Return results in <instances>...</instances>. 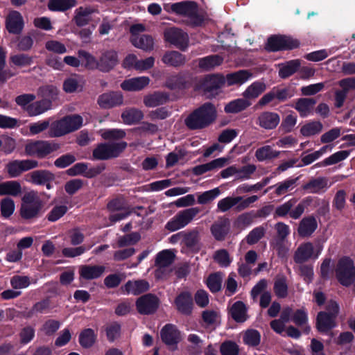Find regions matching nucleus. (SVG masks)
<instances>
[{"instance_id":"ddd939ff","label":"nucleus","mask_w":355,"mask_h":355,"mask_svg":"<svg viewBox=\"0 0 355 355\" xmlns=\"http://www.w3.org/2000/svg\"><path fill=\"white\" fill-rule=\"evenodd\" d=\"M159 305V298L151 293L146 294L139 297L136 302L138 312L143 315L154 313Z\"/></svg>"},{"instance_id":"49530a36","label":"nucleus","mask_w":355,"mask_h":355,"mask_svg":"<svg viewBox=\"0 0 355 355\" xmlns=\"http://www.w3.org/2000/svg\"><path fill=\"white\" fill-rule=\"evenodd\" d=\"M245 305L240 301L235 302L231 308V315L237 322H243L247 320Z\"/></svg>"},{"instance_id":"052dcab7","label":"nucleus","mask_w":355,"mask_h":355,"mask_svg":"<svg viewBox=\"0 0 355 355\" xmlns=\"http://www.w3.org/2000/svg\"><path fill=\"white\" fill-rule=\"evenodd\" d=\"M220 194V190L218 187L205 191L198 196V202L200 205L209 203L216 198Z\"/></svg>"},{"instance_id":"f704fd0d","label":"nucleus","mask_w":355,"mask_h":355,"mask_svg":"<svg viewBox=\"0 0 355 355\" xmlns=\"http://www.w3.org/2000/svg\"><path fill=\"white\" fill-rule=\"evenodd\" d=\"M51 107L49 101L42 99L28 105L25 111L30 116H35L49 110Z\"/></svg>"},{"instance_id":"58836bf2","label":"nucleus","mask_w":355,"mask_h":355,"mask_svg":"<svg viewBox=\"0 0 355 355\" xmlns=\"http://www.w3.org/2000/svg\"><path fill=\"white\" fill-rule=\"evenodd\" d=\"M280 153V151L274 150L272 146L266 145L257 148L254 155L259 162H263L276 159L279 157Z\"/></svg>"},{"instance_id":"c756f323","label":"nucleus","mask_w":355,"mask_h":355,"mask_svg":"<svg viewBox=\"0 0 355 355\" xmlns=\"http://www.w3.org/2000/svg\"><path fill=\"white\" fill-rule=\"evenodd\" d=\"M162 61L166 65L180 67L183 66L186 62V56L177 51H171L166 52Z\"/></svg>"},{"instance_id":"6e6552de","label":"nucleus","mask_w":355,"mask_h":355,"mask_svg":"<svg viewBox=\"0 0 355 355\" xmlns=\"http://www.w3.org/2000/svg\"><path fill=\"white\" fill-rule=\"evenodd\" d=\"M336 276L339 282L345 286L351 285L355 280V266L353 261L344 257L338 262Z\"/></svg>"},{"instance_id":"3c124183","label":"nucleus","mask_w":355,"mask_h":355,"mask_svg":"<svg viewBox=\"0 0 355 355\" xmlns=\"http://www.w3.org/2000/svg\"><path fill=\"white\" fill-rule=\"evenodd\" d=\"M96 340V335L92 329H86L79 336V343L84 348L92 347Z\"/></svg>"},{"instance_id":"aec40b11","label":"nucleus","mask_w":355,"mask_h":355,"mask_svg":"<svg viewBox=\"0 0 355 355\" xmlns=\"http://www.w3.org/2000/svg\"><path fill=\"white\" fill-rule=\"evenodd\" d=\"M317 227L318 223L314 216L304 217L299 223L297 234L301 237L307 238L312 235Z\"/></svg>"},{"instance_id":"bf43d9fd","label":"nucleus","mask_w":355,"mask_h":355,"mask_svg":"<svg viewBox=\"0 0 355 355\" xmlns=\"http://www.w3.org/2000/svg\"><path fill=\"white\" fill-rule=\"evenodd\" d=\"M332 146L331 145H326L322 146L320 150L315 151L313 153L303 156L302 161L304 165H309L313 162L315 160L320 157L327 151H331Z\"/></svg>"},{"instance_id":"e2e57ef3","label":"nucleus","mask_w":355,"mask_h":355,"mask_svg":"<svg viewBox=\"0 0 355 355\" xmlns=\"http://www.w3.org/2000/svg\"><path fill=\"white\" fill-rule=\"evenodd\" d=\"M125 132L122 129H108L101 131V135L105 140H118L125 137Z\"/></svg>"},{"instance_id":"774afa93","label":"nucleus","mask_w":355,"mask_h":355,"mask_svg":"<svg viewBox=\"0 0 355 355\" xmlns=\"http://www.w3.org/2000/svg\"><path fill=\"white\" fill-rule=\"evenodd\" d=\"M261 340L260 334L258 331L254 329H250L246 331L243 340L245 343L250 346H257L259 344Z\"/></svg>"},{"instance_id":"20e7f679","label":"nucleus","mask_w":355,"mask_h":355,"mask_svg":"<svg viewBox=\"0 0 355 355\" xmlns=\"http://www.w3.org/2000/svg\"><path fill=\"white\" fill-rule=\"evenodd\" d=\"M126 147L125 141L101 143L94 149L92 155L95 159L107 160L119 157Z\"/></svg>"},{"instance_id":"2eb2a0df","label":"nucleus","mask_w":355,"mask_h":355,"mask_svg":"<svg viewBox=\"0 0 355 355\" xmlns=\"http://www.w3.org/2000/svg\"><path fill=\"white\" fill-rule=\"evenodd\" d=\"M24 19L17 10L10 11L6 18V27L10 33L19 34L24 28Z\"/></svg>"},{"instance_id":"4c0bfd02","label":"nucleus","mask_w":355,"mask_h":355,"mask_svg":"<svg viewBox=\"0 0 355 355\" xmlns=\"http://www.w3.org/2000/svg\"><path fill=\"white\" fill-rule=\"evenodd\" d=\"M301 61L298 59L292 60L279 64V76L285 79L294 74L300 67Z\"/></svg>"},{"instance_id":"f8f14e48","label":"nucleus","mask_w":355,"mask_h":355,"mask_svg":"<svg viewBox=\"0 0 355 355\" xmlns=\"http://www.w3.org/2000/svg\"><path fill=\"white\" fill-rule=\"evenodd\" d=\"M225 83V78L220 74L208 75L202 82L201 88L207 98H213L218 94Z\"/></svg>"},{"instance_id":"864d4df0","label":"nucleus","mask_w":355,"mask_h":355,"mask_svg":"<svg viewBox=\"0 0 355 355\" xmlns=\"http://www.w3.org/2000/svg\"><path fill=\"white\" fill-rule=\"evenodd\" d=\"M75 0H50L48 7L53 11H64L75 6Z\"/></svg>"},{"instance_id":"473e14b6","label":"nucleus","mask_w":355,"mask_h":355,"mask_svg":"<svg viewBox=\"0 0 355 355\" xmlns=\"http://www.w3.org/2000/svg\"><path fill=\"white\" fill-rule=\"evenodd\" d=\"M28 176L30 181L35 184H45L55 179V175L46 170H37L30 173Z\"/></svg>"},{"instance_id":"2f4dec72","label":"nucleus","mask_w":355,"mask_h":355,"mask_svg":"<svg viewBox=\"0 0 355 355\" xmlns=\"http://www.w3.org/2000/svg\"><path fill=\"white\" fill-rule=\"evenodd\" d=\"M230 230L228 219L221 218L215 222L211 227V232L214 237L218 241L225 239Z\"/></svg>"},{"instance_id":"09e8293b","label":"nucleus","mask_w":355,"mask_h":355,"mask_svg":"<svg viewBox=\"0 0 355 355\" xmlns=\"http://www.w3.org/2000/svg\"><path fill=\"white\" fill-rule=\"evenodd\" d=\"M274 292L278 297L284 298L288 295V285L285 276H277L275 278Z\"/></svg>"},{"instance_id":"393cba45","label":"nucleus","mask_w":355,"mask_h":355,"mask_svg":"<svg viewBox=\"0 0 355 355\" xmlns=\"http://www.w3.org/2000/svg\"><path fill=\"white\" fill-rule=\"evenodd\" d=\"M150 79L146 76L132 78L125 80L121 84V87L125 91H140L148 85Z\"/></svg>"},{"instance_id":"cd10ccee","label":"nucleus","mask_w":355,"mask_h":355,"mask_svg":"<svg viewBox=\"0 0 355 355\" xmlns=\"http://www.w3.org/2000/svg\"><path fill=\"white\" fill-rule=\"evenodd\" d=\"M328 188V180L325 177L313 178L302 186L304 190L311 193L324 192Z\"/></svg>"},{"instance_id":"4d7b16f0","label":"nucleus","mask_w":355,"mask_h":355,"mask_svg":"<svg viewBox=\"0 0 355 355\" xmlns=\"http://www.w3.org/2000/svg\"><path fill=\"white\" fill-rule=\"evenodd\" d=\"M39 92L43 100H47L51 103L52 107V101L57 98L58 90L56 87L53 85H46L39 89Z\"/></svg>"},{"instance_id":"4468645a","label":"nucleus","mask_w":355,"mask_h":355,"mask_svg":"<svg viewBox=\"0 0 355 355\" xmlns=\"http://www.w3.org/2000/svg\"><path fill=\"white\" fill-rule=\"evenodd\" d=\"M160 336L163 343L171 350H175L177 345L182 340L180 331L175 325L171 324H166L161 329Z\"/></svg>"},{"instance_id":"c03bdc74","label":"nucleus","mask_w":355,"mask_h":355,"mask_svg":"<svg viewBox=\"0 0 355 355\" xmlns=\"http://www.w3.org/2000/svg\"><path fill=\"white\" fill-rule=\"evenodd\" d=\"M251 105L250 101L245 98H237L227 103L225 107L227 113H238L246 109Z\"/></svg>"},{"instance_id":"a19ab883","label":"nucleus","mask_w":355,"mask_h":355,"mask_svg":"<svg viewBox=\"0 0 355 355\" xmlns=\"http://www.w3.org/2000/svg\"><path fill=\"white\" fill-rule=\"evenodd\" d=\"M252 77V73L248 70H240L227 75L226 80L229 86L242 85Z\"/></svg>"},{"instance_id":"dca6fc26","label":"nucleus","mask_w":355,"mask_h":355,"mask_svg":"<svg viewBox=\"0 0 355 355\" xmlns=\"http://www.w3.org/2000/svg\"><path fill=\"white\" fill-rule=\"evenodd\" d=\"M118 54L114 50L104 51L98 59V70L109 72L118 63Z\"/></svg>"},{"instance_id":"8fccbe9b","label":"nucleus","mask_w":355,"mask_h":355,"mask_svg":"<svg viewBox=\"0 0 355 355\" xmlns=\"http://www.w3.org/2000/svg\"><path fill=\"white\" fill-rule=\"evenodd\" d=\"M10 61L16 67H26L33 64V57L27 54L18 53L10 55Z\"/></svg>"},{"instance_id":"6ab92c4d","label":"nucleus","mask_w":355,"mask_h":355,"mask_svg":"<svg viewBox=\"0 0 355 355\" xmlns=\"http://www.w3.org/2000/svg\"><path fill=\"white\" fill-rule=\"evenodd\" d=\"M175 304L179 312L184 315L190 314L193 307L191 293L189 291L180 293L175 298Z\"/></svg>"},{"instance_id":"79ce46f5","label":"nucleus","mask_w":355,"mask_h":355,"mask_svg":"<svg viewBox=\"0 0 355 355\" xmlns=\"http://www.w3.org/2000/svg\"><path fill=\"white\" fill-rule=\"evenodd\" d=\"M21 191V186L17 181H7L0 184V196H17Z\"/></svg>"},{"instance_id":"7ed1b4c3","label":"nucleus","mask_w":355,"mask_h":355,"mask_svg":"<svg viewBox=\"0 0 355 355\" xmlns=\"http://www.w3.org/2000/svg\"><path fill=\"white\" fill-rule=\"evenodd\" d=\"M42 207L43 203L37 193L31 191L26 193L21 198L20 215L26 220L35 218L39 216Z\"/></svg>"},{"instance_id":"c85d7f7f","label":"nucleus","mask_w":355,"mask_h":355,"mask_svg":"<svg viewBox=\"0 0 355 355\" xmlns=\"http://www.w3.org/2000/svg\"><path fill=\"white\" fill-rule=\"evenodd\" d=\"M200 230L198 228L183 232V244L188 248L198 251L200 245Z\"/></svg>"},{"instance_id":"13d9d810","label":"nucleus","mask_w":355,"mask_h":355,"mask_svg":"<svg viewBox=\"0 0 355 355\" xmlns=\"http://www.w3.org/2000/svg\"><path fill=\"white\" fill-rule=\"evenodd\" d=\"M141 239V236L137 232H132L131 234H125L120 236L117 241V247L123 248L134 245L137 243Z\"/></svg>"},{"instance_id":"b1692460","label":"nucleus","mask_w":355,"mask_h":355,"mask_svg":"<svg viewBox=\"0 0 355 355\" xmlns=\"http://www.w3.org/2000/svg\"><path fill=\"white\" fill-rule=\"evenodd\" d=\"M169 96L163 92H155L148 94L144 97V104L147 107H155L167 103Z\"/></svg>"},{"instance_id":"de8ad7c7","label":"nucleus","mask_w":355,"mask_h":355,"mask_svg":"<svg viewBox=\"0 0 355 355\" xmlns=\"http://www.w3.org/2000/svg\"><path fill=\"white\" fill-rule=\"evenodd\" d=\"M350 154V150H340L338 151L329 157L324 159L322 162L318 164L320 166H327L330 165L336 164L343 160H345L348 157Z\"/></svg>"},{"instance_id":"9d476101","label":"nucleus","mask_w":355,"mask_h":355,"mask_svg":"<svg viewBox=\"0 0 355 355\" xmlns=\"http://www.w3.org/2000/svg\"><path fill=\"white\" fill-rule=\"evenodd\" d=\"M175 254L169 250H164L159 252L155 259V270L157 279H164L171 272V265L174 261Z\"/></svg>"},{"instance_id":"603ef678","label":"nucleus","mask_w":355,"mask_h":355,"mask_svg":"<svg viewBox=\"0 0 355 355\" xmlns=\"http://www.w3.org/2000/svg\"><path fill=\"white\" fill-rule=\"evenodd\" d=\"M60 322L53 319H49L44 322L40 329V331L44 335L53 336L60 327Z\"/></svg>"},{"instance_id":"bb28decb","label":"nucleus","mask_w":355,"mask_h":355,"mask_svg":"<svg viewBox=\"0 0 355 355\" xmlns=\"http://www.w3.org/2000/svg\"><path fill=\"white\" fill-rule=\"evenodd\" d=\"M297 180L298 178L286 179L266 189L264 193H266L268 189L274 188V193L277 196H284L288 192L295 189V188L297 187Z\"/></svg>"},{"instance_id":"37998d69","label":"nucleus","mask_w":355,"mask_h":355,"mask_svg":"<svg viewBox=\"0 0 355 355\" xmlns=\"http://www.w3.org/2000/svg\"><path fill=\"white\" fill-rule=\"evenodd\" d=\"M315 103L316 101L313 98H302L297 101L295 108L301 116L304 117L311 113Z\"/></svg>"},{"instance_id":"a878e982","label":"nucleus","mask_w":355,"mask_h":355,"mask_svg":"<svg viewBox=\"0 0 355 355\" xmlns=\"http://www.w3.org/2000/svg\"><path fill=\"white\" fill-rule=\"evenodd\" d=\"M314 248L311 243L306 242L302 243L297 248L294 254V261L297 263H304L313 256Z\"/></svg>"},{"instance_id":"0eeeda50","label":"nucleus","mask_w":355,"mask_h":355,"mask_svg":"<svg viewBox=\"0 0 355 355\" xmlns=\"http://www.w3.org/2000/svg\"><path fill=\"white\" fill-rule=\"evenodd\" d=\"M58 148L57 144L42 140L28 141L24 146L26 155L38 158H44Z\"/></svg>"},{"instance_id":"1a4fd4ad","label":"nucleus","mask_w":355,"mask_h":355,"mask_svg":"<svg viewBox=\"0 0 355 355\" xmlns=\"http://www.w3.org/2000/svg\"><path fill=\"white\" fill-rule=\"evenodd\" d=\"M164 40L181 51H185L189 44L187 33L177 27L166 28L164 31Z\"/></svg>"},{"instance_id":"72a5a7b5","label":"nucleus","mask_w":355,"mask_h":355,"mask_svg":"<svg viewBox=\"0 0 355 355\" xmlns=\"http://www.w3.org/2000/svg\"><path fill=\"white\" fill-rule=\"evenodd\" d=\"M266 89V85L262 81H255L249 85L242 95L248 101L257 98Z\"/></svg>"},{"instance_id":"69168bd1","label":"nucleus","mask_w":355,"mask_h":355,"mask_svg":"<svg viewBox=\"0 0 355 355\" xmlns=\"http://www.w3.org/2000/svg\"><path fill=\"white\" fill-rule=\"evenodd\" d=\"M239 200H241L240 198L226 197L218 201L217 207L220 211L225 212L236 206Z\"/></svg>"},{"instance_id":"a211bd4d","label":"nucleus","mask_w":355,"mask_h":355,"mask_svg":"<svg viewBox=\"0 0 355 355\" xmlns=\"http://www.w3.org/2000/svg\"><path fill=\"white\" fill-rule=\"evenodd\" d=\"M97 10L92 6H80L75 10L73 20L78 26H83L92 20V15L96 12Z\"/></svg>"},{"instance_id":"ea45409f","label":"nucleus","mask_w":355,"mask_h":355,"mask_svg":"<svg viewBox=\"0 0 355 355\" xmlns=\"http://www.w3.org/2000/svg\"><path fill=\"white\" fill-rule=\"evenodd\" d=\"M223 62V58L218 55H209L198 60V67L202 71H210L220 65Z\"/></svg>"},{"instance_id":"a18cd8bd","label":"nucleus","mask_w":355,"mask_h":355,"mask_svg":"<svg viewBox=\"0 0 355 355\" xmlns=\"http://www.w3.org/2000/svg\"><path fill=\"white\" fill-rule=\"evenodd\" d=\"M323 128V125L320 121H313L309 122L300 128V133L306 137H311L319 134Z\"/></svg>"},{"instance_id":"39448f33","label":"nucleus","mask_w":355,"mask_h":355,"mask_svg":"<svg viewBox=\"0 0 355 355\" xmlns=\"http://www.w3.org/2000/svg\"><path fill=\"white\" fill-rule=\"evenodd\" d=\"M171 9L178 15L187 17L189 19V23L193 26H198L202 21V17L198 14L197 3L193 1L173 3Z\"/></svg>"},{"instance_id":"680f3d73","label":"nucleus","mask_w":355,"mask_h":355,"mask_svg":"<svg viewBox=\"0 0 355 355\" xmlns=\"http://www.w3.org/2000/svg\"><path fill=\"white\" fill-rule=\"evenodd\" d=\"M274 229L276 232V235L274 241H285L290 234L289 226L284 223L278 222L275 226Z\"/></svg>"},{"instance_id":"6e6d98bb","label":"nucleus","mask_w":355,"mask_h":355,"mask_svg":"<svg viewBox=\"0 0 355 355\" xmlns=\"http://www.w3.org/2000/svg\"><path fill=\"white\" fill-rule=\"evenodd\" d=\"M223 274L215 272L211 274L207 279V285L212 293L218 292L221 288Z\"/></svg>"},{"instance_id":"423d86ee","label":"nucleus","mask_w":355,"mask_h":355,"mask_svg":"<svg viewBox=\"0 0 355 355\" xmlns=\"http://www.w3.org/2000/svg\"><path fill=\"white\" fill-rule=\"evenodd\" d=\"M200 211L199 207H191L180 211L166 224L165 228L170 232L183 228L190 223Z\"/></svg>"},{"instance_id":"f257e3e1","label":"nucleus","mask_w":355,"mask_h":355,"mask_svg":"<svg viewBox=\"0 0 355 355\" xmlns=\"http://www.w3.org/2000/svg\"><path fill=\"white\" fill-rule=\"evenodd\" d=\"M216 118L214 105L211 103H205L184 119V124L190 130L202 129L209 125Z\"/></svg>"},{"instance_id":"9b49d317","label":"nucleus","mask_w":355,"mask_h":355,"mask_svg":"<svg viewBox=\"0 0 355 355\" xmlns=\"http://www.w3.org/2000/svg\"><path fill=\"white\" fill-rule=\"evenodd\" d=\"M300 46V42L286 35H274L268 38L266 49L270 51L291 50Z\"/></svg>"},{"instance_id":"412c9836","label":"nucleus","mask_w":355,"mask_h":355,"mask_svg":"<svg viewBox=\"0 0 355 355\" xmlns=\"http://www.w3.org/2000/svg\"><path fill=\"white\" fill-rule=\"evenodd\" d=\"M105 271V267L101 265H83L79 268L80 277L86 280L100 277Z\"/></svg>"},{"instance_id":"0e129e2a","label":"nucleus","mask_w":355,"mask_h":355,"mask_svg":"<svg viewBox=\"0 0 355 355\" xmlns=\"http://www.w3.org/2000/svg\"><path fill=\"white\" fill-rule=\"evenodd\" d=\"M78 56L83 58L85 63V65L89 69H98V60L89 53L84 51L79 50L78 52Z\"/></svg>"},{"instance_id":"f03ea898","label":"nucleus","mask_w":355,"mask_h":355,"mask_svg":"<svg viewBox=\"0 0 355 355\" xmlns=\"http://www.w3.org/2000/svg\"><path fill=\"white\" fill-rule=\"evenodd\" d=\"M83 124V118L79 115L65 116L51 123L49 136L58 137L79 129Z\"/></svg>"},{"instance_id":"e433bc0d","label":"nucleus","mask_w":355,"mask_h":355,"mask_svg":"<svg viewBox=\"0 0 355 355\" xmlns=\"http://www.w3.org/2000/svg\"><path fill=\"white\" fill-rule=\"evenodd\" d=\"M125 291L128 293L137 295L147 291L150 285L148 282L144 279H139L136 281H128L124 286Z\"/></svg>"},{"instance_id":"4be33fe9","label":"nucleus","mask_w":355,"mask_h":355,"mask_svg":"<svg viewBox=\"0 0 355 355\" xmlns=\"http://www.w3.org/2000/svg\"><path fill=\"white\" fill-rule=\"evenodd\" d=\"M336 325V318L326 311H320L316 318V328L321 333H327Z\"/></svg>"},{"instance_id":"c9c22d12","label":"nucleus","mask_w":355,"mask_h":355,"mask_svg":"<svg viewBox=\"0 0 355 355\" xmlns=\"http://www.w3.org/2000/svg\"><path fill=\"white\" fill-rule=\"evenodd\" d=\"M143 112L135 107L126 108L121 114V119L128 125L135 124L144 118Z\"/></svg>"},{"instance_id":"5701e85b","label":"nucleus","mask_w":355,"mask_h":355,"mask_svg":"<svg viewBox=\"0 0 355 355\" xmlns=\"http://www.w3.org/2000/svg\"><path fill=\"white\" fill-rule=\"evenodd\" d=\"M280 121L278 114L272 112H264L259 114L257 118V123L260 127L272 130L275 128Z\"/></svg>"},{"instance_id":"338daca9","label":"nucleus","mask_w":355,"mask_h":355,"mask_svg":"<svg viewBox=\"0 0 355 355\" xmlns=\"http://www.w3.org/2000/svg\"><path fill=\"white\" fill-rule=\"evenodd\" d=\"M265 232L266 230L262 226L253 229L246 237L247 243L250 245L257 243L264 236Z\"/></svg>"},{"instance_id":"f3484780","label":"nucleus","mask_w":355,"mask_h":355,"mask_svg":"<svg viewBox=\"0 0 355 355\" xmlns=\"http://www.w3.org/2000/svg\"><path fill=\"white\" fill-rule=\"evenodd\" d=\"M123 96L119 92L104 93L99 96L98 103L103 108H111L122 105Z\"/></svg>"},{"instance_id":"7c9ffc66","label":"nucleus","mask_w":355,"mask_h":355,"mask_svg":"<svg viewBox=\"0 0 355 355\" xmlns=\"http://www.w3.org/2000/svg\"><path fill=\"white\" fill-rule=\"evenodd\" d=\"M130 42L134 46L146 52L154 49L155 42L153 37L150 35H141L130 38Z\"/></svg>"},{"instance_id":"5fc2aeb1","label":"nucleus","mask_w":355,"mask_h":355,"mask_svg":"<svg viewBox=\"0 0 355 355\" xmlns=\"http://www.w3.org/2000/svg\"><path fill=\"white\" fill-rule=\"evenodd\" d=\"M214 260L221 267H228L232 259L229 252L225 249H220L216 250L213 255Z\"/></svg>"}]
</instances>
